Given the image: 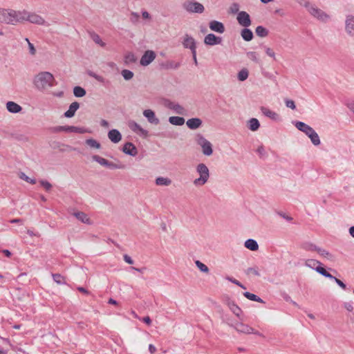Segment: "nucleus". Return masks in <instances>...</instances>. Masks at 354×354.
<instances>
[{
    "instance_id": "obj_20",
    "label": "nucleus",
    "mask_w": 354,
    "mask_h": 354,
    "mask_svg": "<svg viewBox=\"0 0 354 354\" xmlns=\"http://www.w3.org/2000/svg\"><path fill=\"white\" fill-rule=\"evenodd\" d=\"M209 28L216 32L223 33L225 32V26L223 23L212 20L209 24Z\"/></svg>"
},
{
    "instance_id": "obj_32",
    "label": "nucleus",
    "mask_w": 354,
    "mask_h": 354,
    "mask_svg": "<svg viewBox=\"0 0 354 354\" xmlns=\"http://www.w3.org/2000/svg\"><path fill=\"white\" fill-rule=\"evenodd\" d=\"M315 270L316 272H317L319 274H322V276L328 278L332 279L334 278V276H333L331 274H330L326 270V269L322 267L321 265H319L315 268Z\"/></svg>"
},
{
    "instance_id": "obj_23",
    "label": "nucleus",
    "mask_w": 354,
    "mask_h": 354,
    "mask_svg": "<svg viewBox=\"0 0 354 354\" xmlns=\"http://www.w3.org/2000/svg\"><path fill=\"white\" fill-rule=\"evenodd\" d=\"M202 120L198 118H193L189 119L186 122L187 126L192 130L199 128L202 125Z\"/></svg>"
},
{
    "instance_id": "obj_6",
    "label": "nucleus",
    "mask_w": 354,
    "mask_h": 354,
    "mask_svg": "<svg viewBox=\"0 0 354 354\" xmlns=\"http://www.w3.org/2000/svg\"><path fill=\"white\" fill-rule=\"evenodd\" d=\"M196 141L202 148L203 153L205 156H211L213 153L212 145L203 135L197 134Z\"/></svg>"
},
{
    "instance_id": "obj_18",
    "label": "nucleus",
    "mask_w": 354,
    "mask_h": 354,
    "mask_svg": "<svg viewBox=\"0 0 354 354\" xmlns=\"http://www.w3.org/2000/svg\"><path fill=\"white\" fill-rule=\"evenodd\" d=\"M122 150L124 153L131 156H136L138 154L137 148L133 143L130 142H126L124 145Z\"/></svg>"
},
{
    "instance_id": "obj_33",
    "label": "nucleus",
    "mask_w": 354,
    "mask_h": 354,
    "mask_svg": "<svg viewBox=\"0 0 354 354\" xmlns=\"http://www.w3.org/2000/svg\"><path fill=\"white\" fill-rule=\"evenodd\" d=\"M255 32L260 37H265L268 35V30L262 26H259L255 29Z\"/></svg>"
},
{
    "instance_id": "obj_3",
    "label": "nucleus",
    "mask_w": 354,
    "mask_h": 354,
    "mask_svg": "<svg viewBox=\"0 0 354 354\" xmlns=\"http://www.w3.org/2000/svg\"><path fill=\"white\" fill-rule=\"evenodd\" d=\"M294 124L298 130L304 133L310 139L314 145L317 146L320 145L319 136L311 127L300 121H296Z\"/></svg>"
},
{
    "instance_id": "obj_60",
    "label": "nucleus",
    "mask_w": 354,
    "mask_h": 354,
    "mask_svg": "<svg viewBox=\"0 0 354 354\" xmlns=\"http://www.w3.org/2000/svg\"><path fill=\"white\" fill-rule=\"evenodd\" d=\"M26 41L28 42V47H29V50H30V53L31 55H35V53H36V50L34 47V45L30 42V41L28 40V38L26 39Z\"/></svg>"
},
{
    "instance_id": "obj_64",
    "label": "nucleus",
    "mask_w": 354,
    "mask_h": 354,
    "mask_svg": "<svg viewBox=\"0 0 354 354\" xmlns=\"http://www.w3.org/2000/svg\"><path fill=\"white\" fill-rule=\"evenodd\" d=\"M346 106L354 114V102H347L346 103Z\"/></svg>"
},
{
    "instance_id": "obj_31",
    "label": "nucleus",
    "mask_w": 354,
    "mask_h": 354,
    "mask_svg": "<svg viewBox=\"0 0 354 354\" xmlns=\"http://www.w3.org/2000/svg\"><path fill=\"white\" fill-rule=\"evenodd\" d=\"M171 183V179L165 177H158L156 179V184L159 186H169Z\"/></svg>"
},
{
    "instance_id": "obj_54",
    "label": "nucleus",
    "mask_w": 354,
    "mask_h": 354,
    "mask_svg": "<svg viewBox=\"0 0 354 354\" xmlns=\"http://www.w3.org/2000/svg\"><path fill=\"white\" fill-rule=\"evenodd\" d=\"M69 132H74L77 133H84L86 132V129L82 127L70 126Z\"/></svg>"
},
{
    "instance_id": "obj_11",
    "label": "nucleus",
    "mask_w": 354,
    "mask_h": 354,
    "mask_svg": "<svg viewBox=\"0 0 354 354\" xmlns=\"http://www.w3.org/2000/svg\"><path fill=\"white\" fill-rule=\"evenodd\" d=\"M165 106L167 108L173 110L176 113L179 115H185L186 113V109L183 106L170 100H166L165 102Z\"/></svg>"
},
{
    "instance_id": "obj_10",
    "label": "nucleus",
    "mask_w": 354,
    "mask_h": 354,
    "mask_svg": "<svg viewBox=\"0 0 354 354\" xmlns=\"http://www.w3.org/2000/svg\"><path fill=\"white\" fill-rule=\"evenodd\" d=\"M236 19L238 23L245 28H248L251 25V19L249 14L245 11H240L237 14Z\"/></svg>"
},
{
    "instance_id": "obj_7",
    "label": "nucleus",
    "mask_w": 354,
    "mask_h": 354,
    "mask_svg": "<svg viewBox=\"0 0 354 354\" xmlns=\"http://www.w3.org/2000/svg\"><path fill=\"white\" fill-rule=\"evenodd\" d=\"M182 6L184 10L189 13H202L205 10L201 3L194 1H186Z\"/></svg>"
},
{
    "instance_id": "obj_5",
    "label": "nucleus",
    "mask_w": 354,
    "mask_h": 354,
    "mask_svg": "<svg viewBox=\"0 0 354 354\" xmlns=\"http://www.w3.org/2000/svg\"><path fill=\"white\" fill-rule=\"evenodd\" d=\"M227 324L234 328L238 333L244 334H255L261 337L263 335L259 332L255 330L252 327L248 324H245L241 320V322H236L234 324L227 323Z\"/></svg>"
},
{
    "instance_id": "obj_28",
    "label": "nucleus",
    "mask_w": 354,
    "mask_h": 354,
    "mask_svg": "<svg viewBox=\"0 0 354 354\" xmlns=\"http://www.w3.org/2000/svg\"><path fill=\"white\" fill-rule=\"evenodd\" d=\"M169 122L173 125L182 126L184 124L185 120L182 117L171 116L169 118Z\"/></svg>"
},
{
    "instance_id": "obj_41",
    "label": "nucleus",
    "mask_w": 354,
    "mask_h": 354,
    "mask_svg": "<svg viewBox=\"0 0 354 354\" xmlns=\"http://www.w3.org/2000/svg\"><path fill=\"white\" fill-rule=\"evenodd\" d=\"M92 159L94 161L98 162L100 165L104 166L106 167H107V165L109 163V160H107L106 159H105L98 155L93 156Z\"/></svg>"
},
{
    "instance_id": "obj_62",
    "label": "nucleus",
    "mask_w": 354,
    "mask_h": 354,
    "mask_svg": "<svg viewBox=\"0 0 354 354\" xmlns=\"http://www.w3.org/2000/svg\"><path fill=\"white\" fill-rule=\"evenodd\" d=\"M140 18V15L136 12H132L131 15V21L133 23L136 22Z\"/></svg>"
},
{
    "instance_id": "obj_1",
    "label": "nucleus",
    "mask_w": 354,
    "mask_h": 354,
    "mask_svg": "<svg viewBox=\"0 0 354 354\" xmlns=\"http://www.w3.org/2000/svg\"><path fill=\"white\" fill-rule=\"evenodd\" d=\"M25 12L22 10L0 8V23L15 25L23 22V16Z\"/></svg>"
},
{
    "instance_id": "obj_57",
    "label": "nucleus",
    "mask_w": 354,
    "mask_h": 354,
    "mask_svg": "<svg viewBox=\"0 0 354 354\" xmlns=\"http://www.w3.org/2000/svg\"><path fill=\"white\" fill-rule=\"evenodd\" d=\"M106 167H108L109 169H122L124 167V166L119 165H117V164H115V163H114L113 162L109 161V163H108Z\"/></svg>"
},
{
    "instance_id": "obj_61",
    "label": "nucleus",
    "mask_w": 354,
    "mask_h": 354,
    "mask_svg": "<svg viewBox=\"0 0 354 354\" xmlns=\"http://www.w3.org/2000/svg\"><path fill=\"white\" fill-rule=\"evenodd\" d=\"M231 12L232 13H238L239 10V6L238 3H234L230 7Z\"/></svg>"
},
{
    "instance_id": "obj_45",
    "label": "nucleus",
    "mask_w": 354,
    "mask_h": 354,
    "mask_svg": "<svg viewBox=\"0 0 354 354\" xmlns=\"http://www.w3.org/2000/svg\"><path fill=\"white\" fill-rule=\"evenodd\" d=\"M70 126H57L51 129L52 132L59 133L61 131L69 132Z\"/></svg>"
},
{
    "instance_id": "obj_50",
    "label": "nucleus",
    "mask_w": 354,
    "mask_h": 354,
    "mask_svg": "<svg viewBox=\"0 0 354 354\" xmlns=\"http://www.w3.org/2000/svg\"><path fill=\"white\" fill-rule=\"evenodd\" d=\"M88 75L90 76V77H92L93 78H95L97 81H98L99 82H101V83H104V78L101 76V75H99L97 74H96L95 73L91 71H89L88 72Z\"/></svg>"
},
{
    "instance_id": "obj_39",
    "label": "nucleus",
    "mask_w": 354,
    "mask_h": 354,
    "mask_svg": "<svg viewBox=\"0 0 354 354\" xmlns=\"http://www.w3.org/2000/svg\"><path fill=\"white\" fill-rule=\"evenodd\" d=\"M52 277L54 281L59 285L66 283L65 277L61 275L60 274H53Z\"/></svg>"
},
{
    "instance_id": "obj_30",
    "label": "nucleus",
    "mask_w": 354,
    "mask_h": 354,
    "mask_svg": "<svg viewBox=\"0 0 354 354\" xmlns=\"http://www.w3.org/2000/svg\"><path fill=\"white\" fill-rule=\"evenodd\" d=\"M74 216H75L79 221H82L84 223L89 224L90 219L87 216V215L82 212H77L73 214Z\"/></svg>"
},
{
    "instance_id": "obj_59",
    "label": "nucleus",
    "mask_w": 354,
    "mask_h": 354,
    "mask_svg": "<svg viewBox=\"0 0 354 354\" xmlns=\"http://www.w3.org/2000/svg\"><path fill=\"white\" fill-rule=\"evenodd\" d=\"M331 279H333L337 283V284L342 289L345 290L346 288V284L339 279L336 278L335 277H334V278H332Z\"/></svg>"
},
{
    "instance_id": "obj_48",
    "label": "nucleus",
    "mask_w": 354,
    "mask_h": 354,
    "mask_svg": "<svg viewBox=\"0 0 354 354\" xmlns=\"http://www.w3.org/2000/svg\"><path fill=\"white\" fill-rule=\"evenodd\" d=\"M245 272L248 275L252 274H254L255 276H257V277L260 276V273L259 272V268L257 266H254V267H252V268H248L245 270Z\"/></svg>"
},
{
    "instance_id": "obj_43",
    "label": "nucleus",
    "mask_w": 354,
    "mask_h": 354,
    "mask_svg": "<svg viewBox=\"0 0 354 354\" xmlns=\"http://www.w3.org/2000/svg\"><path fill=\"white\" fill-rule=\"evenodd\" d=\"M302 248L306 251H316L317 252L319 249V247L312 243H305L303 244Z\"/></svg>"
},
{
    "instance_id": "obj_24",
    "label": "nucleus",
    "mask_w": 354,
    "mask_h": 354,
    "mask_svg": "<svg viewBox=\"0 0 354 354\" xmlns=\"http://www.w3.org/2000/svg\"><path fill=\"white\" fill-rule=\"evenodd\" d=\"M128 126L133 132H140L141 134L145 136L148 133L147 130L142 128L141 126L135 121H129L128 123Z\"/></svg>"
},
{
    "instance_id": "obj_16",
    "label": "nucleus",
    "mask_w": 354,
    "mask_h": 354,
    "mask_svg": "<svg viewBox=\"0 0 354 354\" xmlns=\"http://www.w3.org/2000/svg\"><path fill=\"white\" fill-rule=\"evenodd\" d=\"M222 41V39L220 37H217L213 33H209L205 37L204 43L206 45L214 46L220 44Z\"/></svg>"
},
{
    "instance_id": "obj_26",
    "label": "nucleus",
    "mask_w": 354,
    "mask_h": 354,
    "mask_svg": "<svg viewBox=\"0 0 354 354\" xmlns=\"http://www.w3.org/2000/svg\"><path fill=\"white\" fill-rule=\"evenodd\" d=\"M244 245L246 248L251 251H257L259 249V245L257 242L252 239H249L245 241Z\"/></svg>"
},
{
    "instance_id": "obj_63",
    "label": "nucleus",
    "mask_w": 354,
    "mask_h": 354,
    "mask_svg": "<svg viewBox=\"0 0 354 354\" xmlns=\"http://www.w3.org/2000/svg\"><path fill=\"white\" fill-rule=\"evenodd\" d=\"M257 152L259 153L260 157H263L266 154V151L263 146L259 147L257 149Z\"/></svg>"
},
{
    "instance_id": "obj_9",
    "label": "nucleus",
    "mask_w": 354,
    "mask_h": 354,
    "mask_svg": "<svg viewBox=\"0 0 354 354\" xmlns=\"http://www.w3.org/2000/svg\"><path fill=\"white\" fill-rule=\"evenodd\" d=\"M308 11L310 12V14L312 16H313L314 17L317 18V19H319L322 21H326L329 19L328 15H327L322 10H321L317 7L311 6L310 7H309Z\"/></svg>"
},
{
    "instance_id": "obj_15",
    "label": "nucleus",
    "mask_w": 354,
    "mask_h": 354,
    "mask_svg": "<svg viewBox=\"0 0 354 354\" xmlns=\"http://www.w3.org/2000/svg\"><path fill=\"white\" fill-rule=\"evenodd\" d=\"M183 45L185 48H189L192 52L196 50V45L195 39L186 34L183 41Z\"/></svg>"
},
{
    "instance_id": "obj_52",
    "label": "nucleus",
    "mask_w": 354,
    "mask_h": 354,
    "mask_svg": "<svg viewBox=\"0 0 354 354\" xmlns=\"http://www.w3.org/2000/svg\"><path fill=\"white\" fill-rule=\"evenodd\" d=\"M247 57L248 59H251L252 61L254 62L255 63H259V59L257 57V54L256 52H248L247 53Z\"/></svg>"
},
{
    "instance_id": "obj_12",
    "label": "nucleus",
    "mask_w": 354,
    "mask_h": 354,
    "mask_svg": "<svg viewBox=\"0 0 354 354\" xmlns=\"http://www.w3.org/2000/svg\"><path fill=\"white\" fill-rule=\"evenodd\" d=\"M345 31L350 37H354V15H348L346 17Z\"/></svg>"
},
{
    "instance_id": "obj_51",
    "label": "nucleus",
    "mask_w": 354,
    "mask_h": 354,
    "mask_svg": "<svg viewBox=\"0 0 354 354\" xmlns=\"http://www.w3.org/2000/svg\"><path fill=\"white\" fill-rule=\"evenodd\" d=\"M180 66V62H176L174 61H169L166 64L167 68L177 69Z\"/></svg>"
},
{
    "instance_id": "obj_53",
    "label": "nucleus",
    "mask_w": 354,
    "mask_h": 354,
    "mask_svg": "<svg viewBox=\"0 0 354 354\" xmlns=\"http://www.w3.org/2000/svg\"><path fill=\"white\" fill-rule=\"evenodd\" d=\"M39 183L47 192H50L53 187L52 185L46 180H40Z\"/></svg>"
},
{
    "instance_id": "obj_47",
    "label": "nucleus",
    "mask_w": 354,
    "mask_h": 354,
    "mask_svg": "<svg viewBox=\"0 0 354 354\" xmlns=\"http://www.w3.org/2000/svg\"><path fill=\"white\" fill-rule=\"evenodd\" d=\"M86 143L92 148L100 149L101 147L100 144L97 141L92 138L87 139L86 140Z\"/></svg>"
},
{
    "instance_id": "obj_55",
    "label": "nucleus",
    "mask_w": 354,
    "mask_h": 354,
    "mask_svg": "<svg viewBox=\"0 0 354 354\" xmlns=\"http://www.w3.org/2000/svg\"><path fill=\"white\" fill-rule=\"evenodd\" d=\"M285 104H286V106L288 107V108H290L292 110H295L296 109V106H295V102L292 100H290V99H286L285 100Z\"/></svg>"
},
{
    "instance_id": "obj_13",
    "label": "nucleus",
    "mask_w": 354,
    "mask_h": 354,
    "mask_svg": "<svg viewBox=\"0 0 354 354\" xmlns=\"http://www.w3.org/2000/svg\"><path fill=\"white\" fill-rule=\"evenodd\" d=\"M156 58V53L153 50H146L142 56L140 63L142 66H146L150 64Z\"/></svg>"
},
{
    "instance_id": "obj_29",
    "label": "nucleus",
    "mask_w": 354,
    "mask_h": 354,
    "mask_svg": "<svg viewBox=\"0 0 354 354\" xmlns=\"http://www.w3.org/2000/svg\"><path fill=\"white\" fill-rule=\"evenodd\" d=\"M248 128L252 131H257L260 127V123L257 118H251L248 122Z\"/></svg>"
},
{
    "instance_id": "obj_34",
    "label": "nucleus",
    "mask_w": 354,
    "mask_h": 354,
    "mask_svg": "<svg viewBox=\"0 0 354 354\" xmlns=\"http://www.w3.org/2000/svg\"><path fill=\"white\" fill-rule=\"evenodd\" d=\"M90 36H91V38L93 39V41L95 44L100 45L102 47H104L105 46L106 44L101 39V38L99 36V35H97V33L93 32L90 33Z\"/></svg>"
},
{
    "instance_id": "obj_22",
    "label": "nucleus",
    "mask_w": 354,
    "mask_h": 354,
    "mask_svg": "<svg viewBox=\"0 0 354 354\" xmlns=\"http://www.w3.org/2000/svg\"><path fill=\"white\" fill-rule=\"evenodd\" d=\"M108 138L113 143H118L122 140V135L117 129H111L108 133Z\"/></svg>"
},
{
    "instance_id": "obj_17",
    "label": "nucleus",
    "mask_w": 354,
    "mask_h": 354,
    "mask_svg": "<svg viewBox=\"0 0 354 354\" xmlns=\"http://www.w3.org/2000/svg\"><path fill=\"white\" fill-rule=\"evenodd\" d=\"M143 115L147 119L148 122L151 124H158L160 123L159 119L156 116L153 111L151 109H146L143 111Z\"/></svg>"
},
{
    "instance_id": "obj_58",
    "label": "nucleus",
    "mask_w": 354,
    "mask_h": 354,
    "mask_svg": "<svg viewBox=\"0 0 354 354\" xmlns=\"http://www.w3.org/2000/svg\"><path fill=\"white\" fill-rule=\"evenodd\" d=\"M266 53L269 57H270L273 58L274 59H275V53H274V50L272 48H270L269 47H266Z\"/></svg>"
},
{
    "instance_id": "obj_36",
    "label": "nucleus",
    "mask_w": 354,
    "mask_h": 354,
    "mask_svg": "<svg viewBox=\"0 0 354 354\" xmlns=\"http://www.w3.org/2000/svg\"><path fill=\"white\" fill-rule=\"evenodd\" d=\"M86 93V90L81 86H77L73 88V94L77 97H84Z\"/></svg>"
},
{
    "instance_id": "obj_4",
    "label": "nucleus",
    "mask_w": 354,
    "mask_h": 354,
    "mask_svg": "<svg viewBox=\"0 0 354 354\" xmlns=\"http://www.w3.org/2000/svg\"><path fill=\"white\" fill-rule=\"evenodd\" d=\"M196 171L200 176L194 180V185L196 186L205 185L209 177V171L208 167L205 164L200 163L196 167Z\"/></svg>"
},
{
    "instance_id": "obj_56",
    "label": "nucleus",
    "mask_w": 354,
    "mask_h": 354,
    "mask_svg": "<svg viewBox=\"0 0 354 354\" xmlns=\"http://www.w3.org/2000/svg\"><path fill=\"white\" fill-rule=\"evenodd\" d=\"M295 1L301 6L306 8L308 10L309 7L311 6L310 2L308 0H295Z\"/></svg>"
},
{
    "instance_id": "obj_38",
    "label": "nucleus",
    "mask_w": 354,
    "mask_h": 354,
    "mask_svg": "<svg viewBox=\"0 0 354 354\" xmlns=\"http://www.w3.org/2000/svg\"><path fill=\"white\" fill-rule=\"evenodd\" d=\"M137 60V58L135 56V55L131 53V52H129L127 53L125 56H124V62L126 64H133V63H135Z\"/></svg>"
},
{
    "instance_id": "obj_35",
    "label": "nucleus",
    "mask_w": 354,
    "mask_h": 354,
    "mask_svg": "<svg viewBox=\"0 0 354 354\" xmlns=\"http://www.w3.org/2000/svg\"><path fill=\"white\" fill-rule=\"evenodd\" d=\"M243 295L247 299H248L251 301H257L259 303H264L263 300L262 299H261L259 297H258L257 295H256L254 294L250 293L249 292H243Z\"/></svg>"
},
{
    "instance_id": "obj_2",
    "label": "nucleus",
    "mask_w": 354,
    "mask_h": 354,
    "mask_svg": "<svg viewBox=\"0 0 354 354\" xmlns=\"http://www.w3.org/2000/svg\"><path fill=\"white\" fill-rule=\"evenodd\" d=\"M55 80L49 72H41L35 77L34 84L37 89L44 90L55 85Z\"/></svg>"
},
{
    "instance_id": "obj_8",
    "label": "nucleus",
    "mask_w": 354,
    "mask_h": 354,
    "mask_svg": "<svg viewBox=\"0 0 354 354\" xmlns=\"http://www.w3.org/2000/svg\"><path fill=\"white\" fill-rule=\"evenodd\" d=\"M22 12H25L24 15H22L24 18L23 21H28L30 23L37 25H43L45 24V20L40 15L34 12H28L25 10H22Z\"/></svg>"
},
{
    "instance_id": "obj_14",
    "label": "nucleus",
    "mask_w": 354,
    "mask_h": 354,
    "mask_svg": "<svg viewBox=\"0 0 354 354\" xmlns=\"http://www.w3.org/2000/svg\"><path fill=\"white\" fill-rule=\"evenodd\" d=\"M226 305L228 306L230 310L241 321L243 319L241 317L242 310L241 308L232 300L227 299L225 301Z\"/></svg>"
},
{
    "instance_id": "obj_27",
    "label": "nucleus",
    "mask_w": 354,
    "mask_h": 354,
    "mask_svg": "<svg viewBox=\"0 0 354 354\" xmlns=\"http://www.w3.org/2000/svg\"><path fill=\"white\" fill-rule=\"evenodd\" d=\"M241 35L243 40L250 41L253 39V32L251 30L245 28L241 32Z\"/></svg>"
},
{
    "instance_id": "obj_19",
    "label": "nucleus",
    "mask_w": 354,
    "mask_h": 354,
    "mask_svg": "<svg viewBox=\"0 0 354 354\" xmlns=\"http://www.w3.org/2000/svg\"><path fill=\"white\" fill-rule=\"evenodd\" d=\"M260 110L265 116L270 118L272 120L278 121L280 120V117L278 113L265 106H261Z\"/></svg>"
},
{
    "instance_id": "obj_44",
    "label": "nucleus",
    "mask_w": 354,
    "mask_h": 354,
    "mask_svg": "<svg viewBox=\"0 0 354 354\" xmlns=\"http://www.w3.org/2000/svg\"><path fill=\"white\" fill-rule=\"evenodd\" d=\"M319 265H322V263L315 259H308L305 262V266L311 268H315Z\"/></svg>"
},
{
    "instance_id": "obj_37",
    "label": "nucleus",
    "mask_w": 354,
    "mask_h": 354,
    "mask_svg": "<svg viewBox=\"0 0 354 354\" xmlns=\"http://www.w3.org/2000/svg\"><path fill=\"white\" fill-rule=\"evenodd\" d=\"M317 253L330 261H333L335 259L334 256L324 249L319 248V249L317 250Z\"/></svg>"
},
{
    "instance_id": "obj_49",
    "label": "nucleus",
    "mask_w": 354,
    "mask_h": 354,
    "mask_svg": "<svg viewBox=\"0 0 354 354\" xmlns=\"http://www.w3.org/2000/svg\"><path fill=\"white\" fill-rule=\"evenodd\" d=\"M195 263H196V266H197V268L201 272H205V273H207L209 272L208 267L206 265H205L204 263H203L202 262H201L200 261H198V260L196 261Z\"/></svg>"
},
{
    "instance_id": "obj_21",
    "label": "nucleus",
    "mask_w": 354,
    "mask_h": 354,
    "mask_svg": "<svg viewBox=\"0 0 354 354\" xmlns=\"http://www.w3.org/2000/svg\"><path fill=\"white\" fill-rule=\"evenodd\" d=\"M79 108L80 104L77 102H73L70 104L68 109L64 113V115L66 118H71L75 115Z\"/></svg>"
},
{
    "instance_id": "obj_42",
    "label": "nucleus",
    "mask_w": 354,
    "mask_h": 354,
    "mask_svg": "<svg viewBox=\"0 0 354 354\" xmlns=\"http://www.w3.org/2000/svg\"><path fill=\"white\" fill-rule=\"evenodd\" d=\"M18 176L20 179L25 180L27 183H29L32 185L36 183V180L35 178H30L28 176L26 175L25 173L21 171L19 173Z\"/></svg>"
},
{
    "instance_id": "obj_40",
    "label": "nucleus",
    "mask_w": 354,
    "mask_h": 354,
    "mask_svg": "<svg viewBox=\"0 0 354 354\" xmlns=\"http://www.w3.org/2000/svg\"><path fill=\"white\" fill-rule=\"evenodd\" d=\"M248 75H249V72H248V69L243 68L238 73L237 77L239 81L243 82L248 79Z\"/></svg>"
},
{
    "instance_id": "obj_25",
    "label": "nucleus",
    "mask_w": 354,
    "mask_h": 354,
    "mask_svg": "<svg viewBox=\"0 0 354 354\" xmlns=\"http://www.w3.org/2000/svg\"><path fill=\"white\" fill-rule=\"evenodd\" d=\"M6 108L10 113H17L22 110V107L18 104L9 101L6 103Z\"/></svg>"
},
{
    "instance_id": "obj_46",
    "label": "nucleus",
    "mask_w": 354,
    "mask_h": 354,
    "mask_svg": "<svg viewBox=\"0 0 354 354\" xmlns=\"http://www.w3.org/2000/svg\"><path fill=\"white\" fill-rule=\"evenodd\" d=\"M121 75L125 80H130L133 77V73L129 70L124 69L121 72Z\"/></svg>"
}]
</instances>
